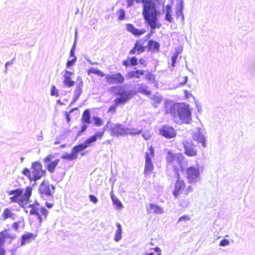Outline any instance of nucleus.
I'll return each instance as SVG.
<instances>
[{
  "label": "nucleus",
  "instance_id": "nucleus-1",
  "mask_svg": "<svg viewBox=\"0 0 255 255\" xmlns=\"http://www.w3.org/2000/svg\"><path fill=\"white\" fill-rule=\"evenodd\" d=\"M166 113L170 114L175 118H178L184 124H189L191 121V112L188 104H174L170 107H166Z\"/></svg>",
  "mask_w": 255,
  "mask_h": 255
},
{
  "label": "nucleus",
  "instance_id": "nucleus-2",
  "mask_svg": "<svg viewBox=\"0 0 255 255\" xmlns=\"http://www.w3.org/2000/svg\"><path fill=\"white\" fill-rule=\"evenodd\" d=\"M112 89L117 90L116 95L119 96L114 100V105L111 106L109 112L114 113L116 111V108L120 105H123L130 100L136 94L131 90H126L122 87L115 86L111 88Z\"/></svg>",
  "mask_w": 255,
  "mask_h": 255
},
{
  "label": "nucleus",
  "instance_id": "nucleus-3",
  "mask_svg": "<svg viewBox=\"0 0 255 255\" xmlns=\"http://www.w3.org/2000/svg\"><path fill=\"white\" fill-rule=\"evenodd\" d=\"M28 207L31 208L30 214L35 215L40 224L42 223L43 219H46L48 211L45 207L40 206L38 203L35 202L33 204L29 205Z\"/></svg>",
  "mask_w": 255,
  "mask_h": 255
},
{
  "label": "nucleus",
  "instance_id": "nucleus-4",
  "mask_svg": "<svg viewBox=\"0 0 255 255\" xmlns=\"http://www.w3.org/2000/svg\"><path fill=\"white\" fill-rule=\"evenodd\" d=\"M160 12L156 9V4L151 0L147 1L143 3L142 15L144 19L157 17Z\"/></svg>",
  "mask_w": 255,
  "mask_h": 255
},
{
  "label": "nucleus",
  "instance_id": "nucleus-5",
  "mask_svg": "<svg viewBox=\"0 0 255 255\" xmlns=\"http://www.w3.org/2000/svg\"><path fill=\"white\" fill-rule=\"evenodd\" d=\"M184 158L183 155L180 153L173 154L171 151L168 152L166 160L169 164L173 167L175 174H177V172H179V169L182 168Z\"/></svg>",
  "mask_w": 255,
  "mask_h": 255
},
{
  "label": "nucleus",
  "instance_id": "nucleus-6",
  "mask_svg": "<svg viewBox=\"0 0 255 255\" xmlns=\"http://www.w3.org/2000/svg\"><path fill=\"white\" fill-rule=\"evenodd\" d=\"M187 178L188 182L191 184H195L199 180L200 170L198 166H191L186 169Z\"/></svg>",
  "mask_w": 255,
  "mask_h": 255
},
{
  "label": "nucleus",
  "instance_id": "nucleus-7",
  "mask_svg": "<svg viewBox=\"0 0 255 255\" xmlns=\"http://www.w3.org/2000/svg\"><path fill=\"white\" fill-rule=\"evenodd\" d=\"M127 127L121 124H113L109 129L110 134L112 136H126Z\"/></svg>",
  "mask_w": 255,
  "mask_h": 255
},
{
  "label": "nucleus",
  "instance_id": "nucleus-8",
  "mask_svg": "<svg viewBox=\"0 0 255 255\" xmlns=\"http://www.w3.org/2000/svg\"><path fill=\"white\" fill-rule=\"evenodd\" d=\"M42 166L40 162L36 161L32 163L31 169L32 171L31 173L32 175V180L36 181L40 179L45 174L46 171L42 170Z\"/></svg>",
  "mask_w": 255,
  "mask_h": 255
},
{
  "label": "nucleus",
  "instance_id": "nucleus-9",
  "mask_svg": "<svg viewBox=\"0 0 255 255\" xmlns=\"http://www.w3.org/2000/svg\"><path fill=\"white\" fill-rule=\"evenodd\" d=\"M96 141V137L95 136H91L87 139H86L83 143L79 144L74 146L72 148V151L77 156L78 154L86 149L87 147L91 146V145Z\"/></svg>",
  "mask_w": 255,
  "mask_h": 255
},
{
  "label": "nucleus",
  "instance_id": "nucleus-10",
  "mask_svg": "<svg viewBox=\"0 0 255 255\" xmlns=\"http://www.w3.org/2000/svg\"><path fill=\"white\" fill-rule=\"evenodd\" d=\"M159 134L167 139H171L176 135V130L171 126L164 125L159 128Z\"/></svg>",
  "mask_w": 255,
  "mask_h": 255
},
{
  "label": "nucleus",
  "instance_id": "nucleus-11",
  "mask_svg": "<svg viewBox=\"0 0 255 255\" xmlns=\"http://www.w3.org/2000/svg\"><path fill=\"white\" fill-rule=\"evenodd\" d=\"M54 158V155L49 154L43 160L46 164V168L50 173H53L57 165L60 162L59 159H56L52 160Z\"/></svg>",
  "mask_w": 255,
  "mask_h": 255
},
{
  "label": "nucleus",
  "instance_id": "nucleus-12",
  "mask_svg": "<svg viewBox=\"0 0 255 255\" xmlns=\"http://www.w3.org/2000/svg\"><path fill=\"white\" fill-rule=\"evenodd\" d=\"M15 238V235L10 234V231L8 230L0 232V255H4L5 250L2 247L4 245L5 240L8 238L13 239Z\"/></svg>",
  "mask_w": 255,
  "mask_h": 255
},
{
  "label": "nucleus",
  "instance_id": "nucleus-13",
  "mask_svg": "<svg viewBox=\"0 0 255 255\" xmlns=\"http://www.w3.org/2000/svg\"><path fill=\"white\" fill-rule=\"evenodd\" d=\"M183 145L185 150V153L188 156H194L197 154V151L195 149V145L190 140H183Z\"/></svg>",
  "mask_w": 255,
  "mask_h": 255
},
{
  "label": "nucleus",
  "instance_id": "nucleus-14",
  "mask_svg": "<svg viewBox=\"0 0 255 255\" xmlns=\"http://www.w3.org/2000/svg\"><path fill=\"white\" fill-rule=\"evenodd\" d=\"M38 190L41 195L46 196L48 199H53V196L50 189V184L48 181L44 180L40 185Z\"/></svg>",
  "mask_w": 255,
  "mask_h": 255
},
{
  "label": "nucleus",
  "instance_id": "nucleus-15",
  "mask_svg": "<svg viewBox=\"0 0 255 255\" xmlns=\"http://www.w3.org/2000/svg\"><path fill=\"white\" fill-rule=\"evenodd\" d=\"M106 79L109 84H122L125 80L124 76L120 73L107 75Z\"/></svg>",
  "mask_w": 255,
  "mask_h": 255
},
{
  "label": "nucleus",
  "instance_id": "nucleus-16",
  "mask_svg": "<svg viewBox=\"0 0 255 255\" xmlns=\"http://www.w3.org/2000/svg\"><path fill=\"white\" fill-rule=\"evenodd\" d=\"M175 176L177 178V181L174 186L173 194L176 198L179 196L181 190L185 188V184L183 180L180 179V174L179 172H177V174H175Z\"/></svg>",
  "mask_w": 255,
  "mask_h": 255
},
{
  "label": "nucleus",
  "instance_id": "nucleus-17",
  "mask_svg": "<svg viewBox=\"0 0 255 255\" xmlns=\"http://www.w3.org/2000/svg\"><path fill=\"white\" fill-rule=\"evenodd\" d=\"M8 195H13V196L10 197L11 202L16 203L23 197V189L20 188L10 190L8 191Z\"/></svg>",
  "mask_w": 255,
  "mask_h": 255
},
{
  "label": "nucleus",
  "instance_id": "nucleus-18",
  "mask_svg": "<svg viewBox=\"0 0 255 255\" xmlns=\"http://www.w3.org/2000/svg\"><path fill=\"white\" fill-rule=\"evenodd\" d=\"M193 139L198 143H201L203 147H206V137L201 132L199 128H198L197 131L194 133L193 135Z\"/></svg>",
  "mask_w": 255,
  "mask_h": 255
},
{
  "label": "nucleus",
  "instance_id": "nucleus-19",
  "mask_svg": "<svg viewBox=\"0 0 255 255\" xmlns=\"http://www.w3.org/2000/svg\"><path fill=\"white\" fill-rule=\"evenodd\" d=\"M178 2L176 5L175 16L177 18H181L182 22L184 21V15L183 13L184 2L183 0H177Z\"/></svg>",
  "mask_w": 255,
  "mask_h": 255
},
{
  "label": "nucleus",
  "instance_id": "nucleus-20",
  "mask_svg": "<svg viewBox=\"0 0 255 255\" xmlns=\"http://www.w3.org/2000/svg\"><path fill=\"white\" fill-rule=\"evenodd\" d=\"M126 28L128 31L131 32L133 35L136 36H139L145 33L146 30L144 29H138L130 23L126 24Z\"/></svg>",
  "mask_w": 255,
  "mask_h": 255
},
{
  "label": "nucleus",
  "instance_id": "nucleus-21",
  "mask_svg": "<svg viewBox=\"0 0 255 255\" xmlns=\"http://www.w3.org/2000/svg\"><path fill=\"white\" fill-rule=\"evenodd\" d=\"M153 168V164L151 157L149 155V153L147 152L145 153V163L144 167V173L148 174L152 171Z\"/></svg>",
  "mask_w": 255,
  "mask_h": 255
},
{
  "label": "nucleus",
  "instance_id": "nucleus-22",
  "mask_svg": "<svg viewBox=\"0 0 255 255\" xmlns=\"http://www.w3.org/2000/svg\"><path fill=\"white\" fill-rule=\"evenodd\" d=\"M36 235L31 233H28L21 236V245L23 246L27 243L31 242L35 239Z\"/></svg>",
  "mask_w": 255,
  "mask_h": 255
},
{
  "label": "nucleus",
  "instance_id": "nucleus-23",
  "mask_svg": "<svg viewBox=\"0 0 255 255\" xmlns=\"http://www.w3.org/2000/svg\"><path fill=\"white\" fill-rule=\"evenodd\" d=\"M81 121L83 124L89 125L91 123V112L89 109L85 110L82 116Z\"/></svg>",
  "mask_w": 255,
  "mask_h": 255
},
{
  "label": "nucleus",
  "instance_id": "nucleus-24",
  "mask_svg": "<svg viewBox=\"0 0 255 255\" xmlns=\"http://www.w3.org/2000/svg\"><path fill=\"white\" fill-rule=\"evenodd\" d=\"M138 64V59L135 57L133 56L131 58L128 57V58L123 62V65L125 67L128 66H134Z\"/></svg>",
  "mask_w": 255,
  "mask_h": 255
},
{
  "label": "nucleus",
  "instance_id": "nucleus-25",
  "mask_svg": "<svg viewBox=\"0 0 255 255\" xmlns=\"http://www.w3.org/2000/svg\"><path fill=\"white\" fill-rule=\"evenodd\" d=\"M172 6L170 4H167L166 6L165 9V20L170 23H172L173 21V18L172 16Z\"/></svg>",
  "mask_w": 255,
  "mask_h": 255
},
{
  "label": "nucleus",
  "instance_id": "nucleus-26",
  "mask_svg": "<svg viewBox=\"0 0 255 255\" xmlns=\"http://www.w3.org/2000/svg\"><path fill=\"white\" fill-rule=\"evenodd\" d=\"M147 46L149 50L153 51H158L160 48V44L156 41L153 40H149L148 41Z\"/></svg>",
  "mask_w": 255,
  "mask_h": 255
},
{
  "label": "nucleus",
  "instance_id": "nucleus-27",
  "mask_svg": "<svg viewBox=\"0 0 255 255\" xmlns=\"http://www.w3.org/2000/svg\"><path fill=\"white\" fill-rule=\"evenodd\" d=\"M145 72L143 70H136L128 72L127 75L129 78H139L141 76L144 75Z\"/></svg>",
  "mask_w": 255,
  "mask_h": 255
},
{
  "label": "nucleus",
  "instance_id": "nucleus-28",
  "mask_svg": "<svg viewBox=\"0 0 255 255\" xmlns=\"http://www.w3.org/2000/svg\"><path fill=\"white\" fill-rule=\"evenodd\" d=\"M116 226L117 227V229L116 231V233L114 237V240L116 242H118L122 239V225L117 223L116 224Z\"/></svg>",
  "mask_w": 255,
  "mask_h": 255
},
{
  "label": "nucleus",
  "instance_id": "nucleus-29",
  "mask_svg": "<svg viewBox=\"0 0 255 255\" xmlns=\"http://www.w3.org/2000/svg\"><path fill=\"white\" fill-rule=\"evenodd\" d=\"M110 121H108V122L107 123V124L103 128L102 131L98 132L96 133L94 135H93L92 136H95L96 137V140H97L98 138H101L105 132V131L109 128L110 129V128L111 127V125H112Z\"/></svg>",
  "mask_w": 255,
  "mask_h": 255
},
{
  "label": "nucleus",
  "instance_id": "nucleus-30",
  "mask_svg": "<svg viewBox=\"0 0 255 255\" xmlns=\"http://www.w3.org/2000/svg\"><path fill=\"white\" fill-rule=\"evenodd\" d=\"M147 88L148 87L144 84H139L137 87V91L146 95H149L151 94V92L147 90Z\"/></svg>",
  "mask_w": 255,
  "mask_h": 255
},
{
  "label": "nucleus",
  "instance_id": "nucleus-31",
  "mask_svg": "<svg viewBox=\"0 0 255 255\" xmlns=\"http://www.w3.org/2000/svg\"><path fill=\"white\" fill-rule=\"evenodd\" d=\"M63 83L66 87L70 88L75 85V82L72 80L71 77L63 76Z\"/></svg>",
  "mask_w": 255,
  "mask_h": 255
},
{
  "label": "nucleus",
  "instance_id": "nucleus-32",
  "mask_svg": "<svg viewBox=\"0 0 255 255\" xmlns=\"http://www.w3.org/2000/svg\"><path fill=\"white\" fill-rule=\"evenodd\" d=\"M142 133V129H137L136 128H130L127 127L126 128V135H135L140 134Z\"/></svg>",
  "mask_w": 255,
  "mask_h": 255
},
{
  "label": "nucleus",
  "instance_id": "nucleus-33",
  "mask_svg": "<svg viewBox=\"0 0 255 255\" xmlns=\"http://www.w3.org/2000/svg\"><path fill=\"white\" fill-rule=\"evenodd\" d=\"M111 199L114 205L116 207L117 209H121L123 208V206L122 202L113 194L111 195Z\"/></svg>",
  "mask_w": 255,
  "mask_h": 255
},
{
  "label": "nucleus",
  "instance_id": "nucleus-34",
  "mask_svg": "<svg viewBox=\"0 0 255 255\" xmlns=\"http://www.w3.org/2000/svg\"><path fill=\"white\" fill-rule=\"evenodd\" d=\"M2 215L3 218V220H5L8 218H11L13 219L14 214L11 212L9 209L6 208L4 209Z\"/></svg>",
  "mask_w": 255,
  "mask_h": 255
},
{
  "label": "nucleus",
  "instance_id": "nucleus-35",
  "mask_svg": "<svg viewBox=\"0 0 255 255\" xmlns=\"http://www.w3.org/2000/svg\"><path fill=\"white\" fill-rule=\"evenodd\" d=\"M147 22L149 24L150 27L152 29H155L157 27H159V26H157V17H154V19L149 18L147 19H145Z\"/></svg>",
  "mask_w": 255,
  "mask_h": 255
},
{
  "label": "nucleus",
  "instance_id": "nucleus-36",
  "mask_svg": "<svg viewBox=\"0 0 255 255\" xmlns=\"http://www.w3.org/2000/svg\"><path fill=\"white\" fill-rule=\"evenodd\" d=\"M61 158L64 159H67L69 160H73L76 159L77 157L75 153L71 150V153H65L62 156Z\"/></svg>",
  "mask_w": 255,
  "mask_h": 255
},
{
  "label": "nucleus",
  "instance_id": "nucleus-37",
  "mask_svg": "<svg viewBox=\"0 0 255 255\" xmlns=\"http://www.w3.org/2000/svg\"><path fill=\"white\" fill-rule=\"evenodd\" d=\"M149 206L150 209L153 210V212L155 213L161 214L163 213L162 208L155 204L150 203Z\"/></svg>",
  "mask_w": 255,
  "mask_h": 255
},
{
  "label": "nucleus",
  "instance_id": "nucleus-38",
  "mask_svg": "<svg viewBox=\"0 0 255 255\" xmlns=\"http://www.w3.org/2000/svg\"><path fill=\"white\" fill-rule=\"evenodd\" d=\"M32 194V187L30 186H27L25 190V192L23 193L22 196L24 198V200H29L30 197Z\"/></svg>",
  "mask_w": 255,
  "mask_h": 255
},
{
  "label": "nucleus",
  "instance_id": "nucleus-39",
  "mask_svg": "<svg viewBox=\"0 0 255 255\" xmlns=\"http://www.w3.org/2000/svg\"><path fill=\"white\" fill-rule=\"evenodd\" d=\"M134 47H135V49L137 50V52L138 54L144 52L146 48L143 45L139 43L137 41L134 43Z\"/></svg>",
  "mask_w": 255,
  "mask_h": 255
},
{
  "label": "nucleus",
  "instance_id": "nucleus-40",
  "mask_svg": "<svg viewBox=\"0 0 255 255\" xmlns=\"http://www.w3.org/2000/svg\"><path fill=\"white\" fill-rule=\"evenodd\" d=\"M93 120L94 121L95 126L97 127H100L103 124L102 120L97 116H94L93 117Z\"/></svg>",
  "mask_w": 255,
  "mask_h": 255
},
{
  "label": "nucleus",
  "instance_id": "nucleus-41",
  "mask_svg": "<svg viewBox=\"0 0 255 255\" xmlns=\"http://www.w3.org/2000/svg\"><path fill=\"white\" fill-rule=\"evenodd\" d=\"M147 74L145 75V78L151 83H154L155 81V76L149 71H147Z\"/></svg>",
  "mask_w": 255,
  "mask_h": 255
},
{
  "label": "nucleus",
  "instance_id": "nucleus-42",
  "mask_svg": "<svg viewBox=\"0 0 255 255\" xmlns=\"http://www.w3.org/2000/svg\"><path fill=\"white\" fill-rule=\"evenodd\" d=\"M22 173L27 177L30 181L32 180V175L31 174L30 171L28 168H24L22 171Z\"/></svg>",
  "mask_w": 255,
  "mask_h": 255
},
{
  "label": "nucleus",
  "instance_id": "nucleus-43",
  "mask_svg": "<svg viewBox=\"0 0 255 255\" xmlns=\"http://www.w3.org/2000/svg\"><path fill=\"white\" fill-rule=\"evenodd\" d=\"M179 51H176L172 56L171 58V66L172 67H174L175 65V63L176 62L177 58L178 56V55L179 54Z\"/></svg>",
  "mask_w": 255,
  "mask_h": 255
},
{
  "label": "nucleus",
  "instance_id": "nucleus-44",
  "mask_svg": "<svg viewBox=\"0 0 255 255\" xmlns=\"http://www.w3.org/2000/svg\"><path fill=\"white\" fill-rule=\"evenodd\" d=\"M50 95L52 96L59 97L58 90L57 89L54 85H52L51 89L50 91Z\"/></svg>",
  "mask_w": 255,
  "mask_h": 255
},
{
  "label": "nucleus",
  "instance_id": "nucleus-45",
  "mask_svg": "<svg viewBox=\"0 0 255 255\" xmlns=\"http://www.w3.org/2000/svg\"><path fill=\"white\" fill-rule=\"evenodd\" d=\"M82 89L83 88L76 87L74 91V96L79 98L80 95L82 93Z\"/></svg>",
  "mask_w": 255,
  "mask_h": 255
},
{
  "label": "nucleus",
  "instance_id": "nucleus-46",
  "mask_svg": "<svg viewBox=\"0 0 255 255\" xmlns=\"http://www.w3.org/2000/svg\"><path fill=\"white\" fill-rule=\"evenodd\" d=\"M76 60V56H74L71 60H68L66 63V67L69 68L70 67L72 66L75 63Z\"/></svg>",
  "mask_w": 255,
  "mask_h": 255
},
{
  "label": "nucleus",
  "instance_id": "nucleus-47",
  "mask_svg": "<svg viewBox=\"0 0 255 255\" xmlns=\"http://www.w3.org/2000/svg\"><path fill=\"white\" fill-rule=\"evenodd\" d=\"M83 82L82 79V78L80 76H78L77 78L76 87L83 88Z\"/></svg>",
  "mask_w": 255,
  "mask_h": 255
},
{
  "label": "nucleus",
  "instance_id": "nucleus-48",
  "mask_svg": "<svg viewBox=\"0 0 255 255\" xmlns=\"http://www.w3.org/2000/svg\"><path fill=\"white\" fill-rule=\"evenodd\" d=\"M119 17H118L119 20H122L124 19L125 18V16H126L125 11L124 9H121L119 10Z\"/></svg>",
  "mask_w": 255,
  "mask_h": 255
},
{
  "label": "nucleus",
  "instance_id": "nucleus-49",
  "mask_svg": "<svg viewBox=\"0 0 255 255\" xmlns=\"http://www.w3.org/2000/svg\"><path fill=\"white\" fill-rule=\"evenodd\" d=\"M230 244V242L228 240L224 239L222 240L220 243L219 245L222 247H226Z\"/></svg>",
  "mask_w": 255,
  "mask_h": 255
},
{
  "label": "nucleus",
  "instance_id": "nucleus-50",
  "mask_svg": "<svg viewBox=\"0 0 255 255\" xmlns=\"http://www.w3.org/2000/svg\"><path fill=\"white\" fill-rule=\"evenodd\" d=\"M190 220V217L188 215H183L181 217H180L178 220V221H177V223H179L181 221H187V220Z\"/></svg>",
  "mask_w": 255,
  "mask_h": 255
},
{
  "label": "nucleus",
  "instance_id": "nucleus-51",
  "mask_svg": "<svg viewBox=\"0 0 255 255\" xmlns=\"http://www.w3.org/2000/svg\"><path fill=\"white\" fill-rule=\"evenodd\" d=\"M29 200H24V198L22 197L21 198L19 201L16 202V203H18L21 206L23 205L27 204L29 202Z\"/></svg>",
  "mask_w": 255,
  "mask_h": 255
},
{
  "label": "nucleus",
  "instance_id": "nucleus-52",
  "mask_svg": "<svg viewBox=\"0 0 255 255\" xmlns=\"http://www.w3.org/2000/svg\"><path fill=\"white\" fill-rule=\"evenodd\" d=\"M189 201L187 200L181 201L180 203V205L182 208H186L189 204Z\"/></svg>",
  "mask_w": 255,
  "mask_h": 255
},
{
  "label": "nucleus",
  "instance_id": "nucleus-53",
  "mask_svg": "<svg viewBox=\"0 0 255 255\" xmlns=\"http://www.w3.org/2000/svg\"><path fill=\"white\" fill-rule=\"evenodd\" d=\"M153 100L156 103L159 104L162 101V98L161 96L154 95Z\"/></svg>",
  "mask_w": 255,
  "mask_h": 255
},
{
  "label": "nucleus",
  "instance_id": "nucleus-54",
  "mask_svg": "<svg viewBox=\"0 0 255 255\" xmlns=\"http://www.w3.org/2000/svg\"><path fill=\"white\" fill-rule=\"evenodd\" d=\"M89 199L90 201L94 204H96L98 201V198L94 195H90Z\"/></svg>",
  "mask_w": 255,
  "mask_h": 255
},
{
  "label": "nucleus",
  "instance_id": "nucleus-55",
  "mask_svg": "<svg viewBox=\"0 0 255 255\" xmlns=\"http://www.w3.org/2000/svg\"><path fill=\"white\" fill-rule=\"evenodd\" d=\"M14 59H15V58L14 57L11 60L8 61L7 62H6V63L5 64V71H4L5 73H7L8 66L11 65L13 63Z\"/></svg>",
  "mask_w": 255,
  "mask_h": 255
},
{
  "label": "nucleus",
  "instance_id": "nucleus-56",
  "mask_svg": "<svg viewBox=\"0 0 255 255\" xmlns=\"http://www.w3.org/2000/svg\"><path fill=\"white\" fill-rule=\"evenodd\" d=\"M142 136L146 140H148L151 137L150 134L148 132L143 133Z\"/></svg>",
  "mask_w": 255,
  "mask_h": 255
},
{
  "label": "nucleus",
  "instance_id": "nucleus-57",
  "mask_svg": "<svg viewBox=\"0 0 255 255\" xmlns=\"http://www.w3.org/2000/svg\"><path fill=\"white\" fill-rule=\"evenodd\" d=\"M75 44H74L73 46H72V48L71 49L70 52V55L71 57H74L75 56Z\"/></svg>",
  "mask_w": 255,
  "mask_h": 255
},
{
  "label": "nucleus",
  "instance_id": "nucleus-58",
  "mask_svg": "<svg viewBox=\"0 0 255 255\" xmlns=\"http://www.w3.org/2000/svg\"><path fill=\"white\" fill-rule=\"evenodd\" d=\"M85 59L87 61H88L91 65H98V63L97 62H92L91 59H90V58L87 56H86L85 57Z\"/></svg>",
  "mask_w": 255,
  "mask_h": 255
},
{
  "label": "nucleus",
  "instance_id": "nucleus-59",
  "mask_svg": "<svg viewBox=\"0 0 255 255\" xmlns=\"http://www.w3.org/2000/svg\"><path fill=\"white\" fill-rule=\"evenodd\" d=\"M147 39L144 37L142 38L139 39L137 40H136L139 43H141V44L143 45L146 41Z\"/></svg>",
  "mask_w": 255,
  "mask_h": 255
},
{
  "label": "nucleus",
  "instance_id": "nucleus-60",
  "mask_svg": "<svg viewBox=\"0 0 255 255\" xmlns=\"http://www.w3.org/2000/svg\"><path fill=\"white\" fill-rule=\"evenodd\" d=\"M74 73L72 72L69 71L67 70H65V74L63 75V76H68L71 77V76L73 75Z\"/></svg>",
  "mask_w": 255,
  "mask_h": 255
},
{
  "label": "nucleus",
  "instance_id": "nucleus-61",
  "mask_svg": "<svg viewBox=\"0 0 255 255\" xmlns=\"http://www.w3.org/2000/svg\"><path fill=\"white\" fill-rule=\"evenodd\" d=\"M95 72H96V74L98 75V76H99L100 77H104L106 75L103 72H102L99 69L96 70Z\"/></svg>",
  "mask_w": 255,
  "mask_h": 255
},
{
  "label": "nucleus",
  "instance_id": "nucleus-62",
  "mask_svg": "<svg viewBox=\"0 0 255 255\" xmlns=\"http://www.w3.org/2000/svg\"><path fill=\"white\" fill-rule=\"evenodd\" d=\"M70 114L69 113L67 112H65V116L66 117V121L68 123H69L71 120Z\"/></svg>",
  "mask_w": 255,
  "mask_h": 255
},
{
  "label": "nucleus",
  "instance_id": "nucleus-63",
  "mask_svg": "<svg viewBox=\"0 0 255 255\" xmlns=\"http://www.w3.org/2000/svg\"><path fill=\"white\" fill-rule=\"evenodd\" d=\"M149 153V155L150 156V154L152 156H154V148L152 146H150L149 148V152H148Z\"/></svg>",
  "mask_w": 255,
  "mask_h": 255
},
{
  "label": "nucleus",
  "instance_id": "nucleus-64",
  "mask_svg": "<svg viewBox=\"0 0 255 255\" xmlns=\"http://www.w3.org/2000/svg\"><path fill=\"white\" fill-rule=\"evenodd\" d=\"M153 250L158 254L157 255H161V250L159 247H156L153 248Z\"/></svg>",
  "mask_w": 255,
  "mask_h": 255
}]
</instances>
